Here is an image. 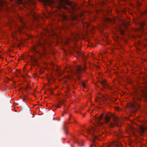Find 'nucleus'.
Instances as JSON below:
<instances>
[{
    "mask_svg": "<svg viewBox=\"0 0 147 147\" xmlns=\"http://www.w3.org/2000/svg\"><path fill=\"white\" fill-rule=\"evenodd\" d=\"M108 21H111V19H110V18H109L108 19Z\"/></svg>",
    "mask_w": 147,
    "mask_h": 147,
    "instance_id": "18",
    "label": "nucleus"
},
{
    "mask_svg": "<svg viewBox=\"0 0 147 147\" xmlns=\"http://www.w3.org/2000/svg\"><path fill=\"white\" fill-rule=\"evenodd\" d=\"M44 31V32L42 33L40 36V40L38 42L37 45L38 46L41 47L45 51L46 45H51L52 43L49 38V36L51 34L49 31L47 29H45Z\"/></svg>",
    "mask_w": 147,
    "mask_h": 147,
    "instance_id": "2",
    "label": "nucleus"
},
{
    "mask_svg": "<svg viewBox=\"0 0 147 147\" xmlns=\"http://www.w3.org/2000/svg\"><path fill=\"white\" fill-rule=\"evenodd\" d=\"M56 72L59 75H61L63 74L61 70L60 67H56Z\"/></svg>",
    "mask_w": 147,
    "mask_h": 147,
    "instance_id": "9",
    "label": "nucleus"
},
{
    "mask_svg": "<svg viewBox=\"0 0 147 147\" xmlns=\"http://www.w3.org/2000/svg\"><path fill=\"white\" fill-rule=\"evenodd\" d=\"M11 1H14V0H11Z\"/></svg>",
    "mask_w": 147,
    "mask_h": 147,
    "instance_id": "24",
    "label": "nucleus"
},
{
    "mask_svg": "<svg viewBox=\"0 0 147 147\" xmlns=\"http://www.w3.org/2000/svg\"><path fill=\"white\" fill-rule=\"evenodd\" d=\"M67 3L69 5L70 4V3H69L67 1Z\"/></svg>",
    "mask_w": 147,
    "mask_h": 147,
    "instance_id": "21",
    "label": "nucleus"
},
{
    "mask_svg": "<svg viewBox=\"0 0 147 147\" xmlns=\"http://www.w3.org/2000/svg\"><path fill=\"white\" fill-rule=\"evenodd\" d=\"M100 82L104 87L105 88H109V86L107 84L106 81L105 80H102L101 81H100Z\"/></svg>",
    "mask_w": 147,
    "mask_h": 147,
    "instance_id": "7",
    "label": "nucleus"
},
{
    "mask_svg": "<svg viewBox=\"0 0 147 147\" xmlns=\"http://www.w3.org/2000/svg\"><path fill=\"white\" fill-rule=\"evenodd\" d=\"M23 100L24 102H25V103L26 102V101H25V99H23Z\"/></svg>",
    "mask_w": 147,
    "mask_h": 147,
    "instance_id": "20",
    "label": "nucleus"
},
{
    "mask_svg": "<svg viewBox=\"0 0 147 147\" xmlns=\"http://www.w3.org/2000/svg\"><path fill=\"white\" fill-rule=\"evenodd\" d=\"M62 1V0H61L59 2V8L60 9H61V8H63L65 9H67L68 10H69V9L66 7L61 4V3Z\"/></svg>",
    "mask_w": 147,
    "mask_h": 147,
    "instance_id": "8",
    "label": "nucleus"
},
{
    "mask_svg": "<svg viewBox=\"0 0 147 147\" xmlns=\"http://www.w3.org/2000/svg\"><path fill=\"white\" fill-rule=\"evenodd\" d=\"M120 134V133H118V137H119Z\"/></svg>",
    "mask_w": 147,
    "mask_h": 147,
    "instance_id": "19",
    "label": "nucleus"
},
{
    "mask_svg": "<svg viewBox=\"0 0 147 147\" xmlns=\"http://www.w3.org/2000/svg\"><path fill=\"white\" fill-rule=\"evenodd\" d=\"M128 129L130 130L131 131L133 132V133H134V131L135 130V128L133 126L130 125L128 127Z\"/></svg>",
    "mask_w": 147,
    "mask_h": 147,
    "instance_id": "12",
    "label": "nucleus"
},
{
    "mask_svg": "<svg viewBox=\"0 0 147 147\" xmlns=\"http://www.w3.org/2000/svg\"><path fill=\"white\" fill-rule=\"evenodd\" d=\"M113 145L115 147H122V145L119 142H114Z\"/></svg>",
    "mask_w": 147,
    "mask_h": 147,
    "instance_id": "10",
    "label": "nucleus"
},
{
    "mask_svg": "<svg viewBox=\"0 0 147 147\" xmlns=\"http://www.w3.org/2000/svg\"><path fill=\"white\" fill-rule=\"evenodd\" d=\"M75 52L77 54L79 55H82V57L84 55H83V53L79 51H78L77 50H75Z\"/></svg>",
    "mask_w": 147,
    "mask_h": 147,
    "instance_id": "11",
    "label": "nucleus"
},
{
    "mask_svg": "<svg viewBox=\"0 0 147 147\" xmlns=\"http://www.w3.org/2000/svg\"><path fill=\"white\" fill-rule=\"evenodd\" d=\"M86 69V67L85 66H79L77 67L75 72H73L72 71H71V72L73 73L76 77V79L75 80L80 81L81 82L80 84L84 88L86 87V84L84 82L81 81V78L82 76V71L84 72Z\"/></svg>",
    "mask_w": 147,
    "mask_h": 147,
    "instance_id": "3",
    "label": "nucleus"
},
{
    "mask_svg": "<svg viewBox=\"0 0 147 147\" xmlns=\"http://www.w3.org/2000/svg\"><path fill=\"white\" fill-rule=\"evenodd\" d=\"M65 134L66 136H67V131L66 130H65Z\"/></svg>",
    "mask_w": 147,
    "mask_h": 147,
    "instance_id": "17",
    "label": "nucleus"
},
{
    "mask_svg": "<svg viewBox=\"0 0 147 147\" xmlns=\"http://www.w3.org/2000/svg\"><path fill=\"white\" fill-rule=\"evenodd\" d=\"M98 127H97L95 128L93 127H92L90 130L87 129V131L89 134H91L93 137V142H94L95 140L97 139V136L99 135L97 134H96L97 133L98 131Z\"/></svg>",
    "mask_w": 147,
    "mask_h": 147,
    "instance_id": "4",
    "label": "nucleus"
},
{
    "mask_svg": "<svg viewBox=\"0 0 147 147\" xmlns=\"http://www.w3.org/2000/svg\"><path fill=\"white\" fill-rule=\"evenodd\" d=\"M32 50L33 51H36V47L34 46L32 47Z\"/></svg>",
    "mask_w": 147,
    "mask_h": 147,
    "instance_id": "16",
    "label": "nucleus"
},
{
    "mask_svg": "<svg viewBox=\"0 0 147 147\" xmlns=\"http://www.w3.org/2000/svg\"><path fill=\"white\" fill-rule=\"evenodd\" d=\"M133 107H134V105H133Z\"/></svg>",
    "mask_w": 147,
    "mask_h": 147,
    "instance_id": "22",
    "label": "nucleus"
},
{
    "mask_svg": "<svg viewBox=\"0 0 147 147\" xmlns=\"http://www.w3.org/2000/svg\"><path fill=\"white\" fill-rule=\"evenodd\" d=\"M146 128L142 126H140L138 128V131L141 134V135L143 136V134L144 133Z\"/></svg>",
    "mask_w": 147,
    "mask_h": 147,
    "instance_id": "6",
    "label": "nucleus"
},
{
    "mask_svg": "<svg viewBox=\"0 0 147 147\" xmlns=\"http://www.w3.org/2000/svg\"><path fill=\"white\" fill-rule=\"evenodd\" d=\"M19 20L20 22L22 24V26L20 28H18V31L20 33L22 32V28H24L26 27V24L24 22V20L22 18L20 17L19 18Z\"/></svg>",
    "mask_w": 147,
    "mask_h": 147,
    "instance_id": "5",
    "label": "nucleus"
},
{
    "mask_svg": "<svg viewBox=\"0 0 147 147\" xmlns=\"http://www.w3.org/2000/svg\"><path fill=\"white\" fill-rule=\"evenodd\" d=\"M111 117L113 118V121L110 123L111 127H113L114 126H119V122H120L119 118L111 113H102L99 117H95V118L97 121L98 124L99 125H102V123L100 121L101 120L105 123H108L110 122V119Z\"/></svg>",
    "mask_w": 147,
    "mask_h": 147,
    "instance_id": "1",
    "label": "nucleus"
},
{
    "mask_svg": "<svg viewBox=\"0 0 147 147\" xmlns=\"http://www.w3.org/2000/svg\"><path fill=\"white\" fill-rule=\"evenodd\" d=\"M29 88V87L28 86H27L25 87L24 88V90L26 91H27V90Z\"/></svg>",
    "mask_w": 147,
    "mask_h": 147,
    "instance_id": "15",
    "label": "nucleus"
},
{
    "mask_svg": "<svg viewBox=\"0 0 147 147\" xmlns=\"http://www.w3.org/2000/svg\"><path fill=\"white\" fill-rule=\"evenodd\" d=\"M90 147H92L91 145H90Z\"/></svg>",
    "mask_w": 147,
    "mask_h": 147,
    "instance_id": "23",
    "label": "nucleus"
},
{
    "mask_svg": "<svg viewBox=\"0 0 147 147\" xmlns=\"http://www.w3.org/2000/svg\"><path fill=\"white\" fill-rule=\"evenodd\" d=\"M18 3L19 4H23L24 3V2L23 0H16Z\"/></svg>",
    "mask_w": 147,
    "mask_h": 147,
    "instance_id": "13",
    "label": "nucleus"
},
{
    "mask_svg": "<svg viewBox=\"0 0 147 147\" xmlns=\"http://www.w3.org/2000/svg\"><path fill=\"white\" fill-rule=\"evenodd\" d=\"M63 102L62 101L59 102V104L57 106V107L58 108H59L60 107L59 105L62 104Z\"/></svg>",
    "mask_w": 147,
    "mask_h": 147,
    "instance_id": "14",
    "label": "nucleus"
}]
</instances>
